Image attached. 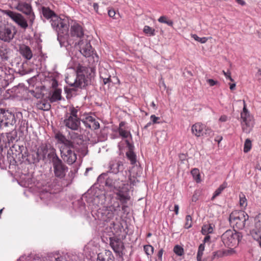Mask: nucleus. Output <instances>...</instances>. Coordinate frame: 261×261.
I'll return each instance as SVG.
<instances>
[{
    "label": "nucleus",
    "instance_id": "obj_1",
    "mask_svg": "<svg viewBox=\"0 0 261 261\" xmlns=\"http://www.w3.org/2000/svg\"><path fill=\"white\" fill-rule=\"evenodd\" d=\"M58 143L61 144L60 151L62 158L68 164H72L76 160V154L72 149L73 145L72 142L67 140L66 137L61 133H57L55 136Z\"/></svg>",
    "mask_w": 261,
    "mask_h": 261
},
{
    "label": "nucleus",
    "instance_id": "obj_2",
    "mask_svg": "<svg viewBox=\"0 0 261 261\" xmlns=\"http://www.w3.org/2000/svg\"><path fill=\"white\" fill-rule=\"evenodd\" d=\"M82 115L78 107L69 106L63 121V124L72 130H78L81 128Z\"/></svg>",
    "mask_w": 261,
    "mask_h": 261
},
{
    "label": "nucleus",
    "instance_id": "obj_3",
    "mask_svg": "<svg viewBox=\"0 0 261 261\" xmlns=\"http://www.w3.org/2000/svg\"><path fill=\"white\" fill-rule=\"evenodd\" d=\"M249 219L247 213L244 211H235L229 216V222L233 228L242 229L244 228L245 222Z\"/></svg>",
    "mask_w": 261,
    "mask_h": 261
},
{
    "label": "nucleus",
    "instance_id": "obj_4",
    "mask_svg": "<svg viewBox=\"0 0 261 261\" xmlns=\"http://www.w3.org/2000/svg\"><path fill=\"white\" fill-rule=\"evenodd\" d=\"M244 107L243 111L241 113V118L242 119L241 126L243 132L249 133L254 126V119L253 116H251L249 111L247 109L245 101H243Z\"/></svg>",
    "mask_w": 261,
    "mask_h": 261
},
{
    "label": "nucleus",
    "instance_id": "obj_5",
    "mask_svg": "<svg viewBox=\"0 0 261 261\" xmlns=\"http://www.w3.org/2000/svg\"><path fill=\"white\" fill-rule=\"evenodd\" d=\"M240 235L234 229L227 230L221 236L222 241L228 248L235 247L239 242Z\"/></svg>",
    "mask_w": 261,
    "mask_h": 261
},
{
    "label": "nucleus",
    "instance_id": "obj_6",
    "mask_svg": "<svg viewBox=\"0 0 261 261\" xmlns=\"http://www.w3.org/2000/svg\"><path fill=\"white\" fill-rule=\"evenodd\" d=\"M16 9L27 15L29 25L32 27L35 20V15L33 11L31 5L26 2L19 1L16 6Z\"/></svg>",
    "mask_w": 261,
    "mask_h": 261
},
{
    "label": "nucleus",
    "instance_id": "obj_7",
    "mask_svg": "<svg viewBox=\"0 0 261 261\" xmlns=\"http://www.w3.org/2000/svg\"><path fill=\"white\" fill-rule=\"evenodd\" d=\"M16 122L15 115L12 113L0 109V127L1 128L13 125Z\"/></svg>",
    "mask_w": 261,
    "mask_h": 261
},
{
    "label": "nucleus",
    "instance_id": "obj_8",
    "mask_svg": "<svg viewBox=\"0 0 261 261\" xmlns=\"http://www.w3.org/2000/svg\"><path fill=\"white\" fill-rule=\"evenodd\" d=\"M50 162L53 163L55 176L60 178L64 177L67 172L68 168L59 158L58 156L55 155Z\"/></svg>",
    "mask_w": 261,
    "mask_h": 261
},
{
    "label": "nucleus",
    "instance_id": "obj_9",
    "mask_svg": "<svg viewBox=\"0 0 261 261\" xmlns=\"http://www.w3.org/2000/svg\"><path fill=\"white\" fill-rule=\"evenodd\" d=\"M5 14L15 22L20 28L26 30L29 27V22L20 13H16L10 10L5 11Z\"/></svg>",
    "mask_w": 261,
    "mask_h": 261
},
{
    "label": "nucleus",
    "instance_id": "obj_10",
    "mask_svg": "<svg viewBox=\"0 0 261 261\" xmlns=\"http://www.w3.org/2000/svg\"><path fill=\"white\" fill-rule=\"evenodd\" d=\"M80 48V53L85 57H90L92 56L94 59V55L97 59L98 57L96 54L93 53V49L90 43V41L86 39H82L77 43Z\"/></svg>",
    "mask_w": 261,
    "mask_h": 261
},
{
    "label": "nucleus",
    "instance_id": "obj_11",
    "mask_svg": "<svg viewBox=\"0 0 261 261\" xmlns=\"http://www.w3.org/2000/svg\"><path fill=\"white\" fill-rule=\"evenodd\" d=\"M53 28L59 34H66L68 31V25L65 20L59 18L57 15L54 16L50 20Z\"/></svg>",
    "mask_w": 261,
    "mask_h": 261
},
{
    "label": "nucleus",
    "instance_id": "obj_12",
    "mask_svg": "<svg viewBox=\"0 0 261 261\" xmlns=\"http://www.w3.org/2000/svg\"><path fill=\"white\" fill-rule=\"evenodd\" d=\"M37 151L42 159L45 158L46 155L50 161L53 160L54 156H58L56 149L50 144H41L38 148Z\"/></svg>",
    "mask_w": 261,
    "mask_h": 261
},
{
    "label": "nucleus",
    "instance_id": "obj_13",
    "mask_svg": "<svg viewBox=\"0 0 261 261\" xmlns=\"http://www.w3.org/2000/svg\"><path fill=\"white\" fill-rule=\"evenodd\" d=\"M122 186H119L117 189L116 199L119 200L122 204L126 203L130 200L129 195L130 186L128 184H122Z\"/></svg>",
    "mask_w": 261,
    "mask_h": 261
},
{
    "label": "nucleus",
    "instance_id": "obj_14",
    "mask_svg": "<svg viewBox=\"0 0 261 261\" xmlns=\"http://www.w3.org/2000/svg\"><path fill=\"white\" fill-rule=\"evenodd\" d=\"M66 82L71 87L82 88L86 85L85 76L77 71L75 77L74 75L66 78Z\"/></svg>",
    "mask_w": 261,
    "mask_h": 261
},
{
    "label": "nucleus",
    "instance_id": "obj_15",
    "mask_svg": "<svg viewBox=\"0 0 261 261\" xmlns=\"http://www.w3.org/2000/svg\"><path fill=\"white\" fill-rule=\"evenodd\" d=\"M261 214L257 215L254 219V228L250 231L253 238L257 241L261 247Z\"/></svg>",
    "mask_w": 261,
    "mask_h": 261
},
{
    "label": "nucleus",
    "instance_id": "obj_16",
    "mask_svg": "<svg viewBox=\"0 0 261 261\" xmlns=\"http://www.w3.org/2000/svg\"><path fill=\"white\" fill-rule=\"evenodd\" d=\"M81 121L87 128L92 129H97L99 128V122L94 117L89 114L82 115Z\"/></svg>",
    "mask_w": 261,
    "mask_h": 261
},
{
    "label": "nucleus",
    "instance_id": "obj_17",
    "mask_svg": "<svg viewBox=\"0 0 261 261\" xmlns=\"http://www.w3.org/2000/svg\"><path fill=\"white\" fill-rule=\"evenodd\" d=\"M110 244L114 252L118 255L122 254V251L124 248L123 242L119 238L114 237L110 238Z\"/></svg>",
    "mask_w": 261,
    "mask_h": 261
},
{
    "label": "nucleus",
    "instance_id": "obj_18",
    "mask_svg": "<svg viewBox=\"0 0 261 261\" xmlns=\"http://www.w3.org/2000/svg\"><path fill=\"white\" fill-rule=\"evenodd\" d=\"M12 28L7 27H0V39L9 42L14 37L15 33Z\"/></svg>",
    "mask_w": 261,
    "mask_h": 261
},
{
    "label": "nucleus",
    "instance_id": "obj_19",
    "mask_svg": "<svg viewBox=\"0 0 261 261\" xmlns=\"http://www.w3.org/2000/svg\"><path fill=\"white\" fill-rule=\"evenodd\" d=\"M71 35L81 39H86L84 36L82 27L77 22H73L71 26L70 29Z\"/></svg>",
    "mask_w": 261,
    "mask_h": 261
},
{
    "label": "nucleus",
    "instance_id": "obj_20",
    "mask_svg": "<svg viewBox=\"0 0 261 261\" xmlns=\"http://www.w3.org/2000/svg\"><path fill=\"white\" fill-rule=\"evenodd\" d=\"M205 126L200 122H197L191 127V132L193 135L197 137L202 136Z\"/></svg>",
    "mask_w": 261,
    "mask_h": 261
},
{
    "label": "nucleus",
    "instance_id": "obj_21",
    "mask_svg": "<svg viewBox=\"0 0 261 261\" xmlns=\"http://www.w3.org/2000/svg\"><path fill=\"white\" fill-rule=\"evenodd\" d=\"M112 252L108 250L100 252L97 255V261H115Z\"/></svg>",
    "mask_w": 261,
    "mask_h": 261
},
{
    "label": "nucleus",
    "instance_id": "obj_22",
    "mask_svg": "<svg viewBox=\"0 0 261 261\" xmlns=\"http://www.w3.org/2000/svg\"><path fill=\"white\" fill-rule=\"evenodd\" d=\"M19 52L22 57L27 60H29L33 57L32 51L30 47L27 45L24 44L20 45L19 47Z\"/></svg>",
    "mask_w": 261,
    "mask_h": 261
},
{
    "label": "nucleus",
    "instance_id": "obj_23",
    "mask_svg": "<svg viewBox=\"0 0 261 261\" xmlns=\"http://www.w3.org/2000/svg\"><path fill=\"white\" fill-rule=\"evenodd\" d=\"M41 159H42V158L36 151H33L28 155L27 160L29 164H36L38 163Z\"/></svg>",
    "mask_w": 261,
    "mask_h": 261
},
{
    "label": "nucleus",
    "instance_id": "obj_24",
    "mask_svg": "<svg viewBox=\"0 0 261 261\" xmlns=\"http://www.w3.org/2000/svg\"><path fill=\"white\" fill-rule=\"evenodd\" d=\"M43 16L46 19H51L57 15L55 13L48 7H42L41 8Z\"/></svg>",
    "mask_w": 261,
    "mask_h": 261
},
{
    "label": "nucleus",
    "instance_id": "obj_25",
    "mask_svg": "<svg viewBox=\"0 0 261 261\" xmlns=\"http://www.w3.org/2000/svg\"><path fill=\"white\" fill-rule=\"evenodd\" d=\"M61 90L59 89H55L50 98V101L51 102H56L61 99Z\"/></svg>",
    "mask_w": 261,
    "mask_h": 261
},
{
    "label": "nucleus",
    "instance_id": "obj_26",
    "mask_svg": "<svg viewBox=\"0 0 261 261\" xmlns=\"http://www.w3.org/2000/svg\"><path fill=\"white\" fill-rule=\"evenodd\" d=\"M122 165V164L121 162L119 161L111 164L109 172L110 173H112L114 174L117 173L119 171V167Z\"/></svg>",
    "mask_w": 261,
    "mask_h": 261
},
{
    "label": "nucleus",
    "instance_id": "obj_27",
    "mask_svg": "<svg viewBox=\"0 0 261 261\" xmlns=\"http://www.w3.org/2000/svg\"><path fill=\"white\" fill-rule=\"evenodd\" d=\"M37 107L39 110L48 111L50 108V105L45 101H41L37 103Z\"/></svg>",
    "mask_w": 261,
    "mask_h": 261
},
{
    "label": "nucleus",
    "instance_id": "obj_28",
    "mask_svg": "<svg viewBox=\"0 0 261 261\" xmlns=\"http://www.w3.org/2000/svg\"><path fill=\"white\" fill-rule=\"evenodd\" d=\"M126 156L130 161L132 164H134L136 162V155L131 149L126 153Z\"/></svg>",
    "mask_w": 261,
    "mask_h": 261
},
{
    "label": "nucleus",
    "instance_id": "obj_29",
    "mask_svg": "<svg viewBox=\"0 0 261 261\" xmlns=\"http://www.w3.org/2000/svg\"><path fill=\"white\" fill-rule=\"evenodd\" d=\"M213 228L211 225L207 224L202 226L201 232L204 235H207L213 232Z\"/></svg>",
    "mask_w": 261,
    "mask_h": 261
},
{
    "label": "nucleus",
    "instance_id": "obj_30",
    "mask_svg": "<svg viewBox=\"0 0 261 261\" xmlns=\"http://www.w3.org/2000/svg\"><path fill=\"white\" fill-rule=\"evenodd\" d=\"M227 187V184L226 182H224L222 185H221L215 192L212 198V199L213 200L215 197L219 196L222 191Z\"/></svg>",
    "mask_w": 261,
    "mask_h": 261
},
{
    "label": "nucleus",
    "instance_id": "obj_31",
    "mask_svg": "<svg viewBox=\"0 0 261 261\" xmlns=\"http://www.w3.org/2000/svg\"><path fill=\"white\" fill-rule=\"evenodd\" d=\"M144 33L149 36L155 35V30L148 25H145L143 29Z\"/></svg>",
    "mask_w": 261,
    "mask_h": 261
},
{
    "label": "nucleus",
    "instance_id": "obj_32",
    "mask_svg": "<svg viewBox=\"0 0 261 261\" xmlns=\"http://www.w3.org/2000/svg\"><path fill=\"white\" fill-rule=\"evenodd\" d=\"M204 244H201L198 247V252L197 254V259L198 261H201L204 250Z\"/></svg>",
    "mask_w": 261,
    "mask_h": 261
},
{
    "label": "nucleus",
    "instance_id": "obj_33",
    "mask_svg": "<svg viewBox=\"0 0 261 261\" xmlns=\"http://www.w3.org/2000/svg\"><path fill=\"white\" fill-rule=\"evenodd\" d=\"M158 21L161 23H166L169 26H172L173 22L172 20L167 19L165 16H162L159 19Z\"/></svg>",
    "mask_w": 261,
    "mask_h": 261
},
{
    "label": "nucleus",
    "instance_id": "obj_34",
    "mask_svg": "<svg viewBox=\"0 0 261 261\" xmlns=\"http://www.w3.org/2000/svg\"><path fill=\"white\" fill-rule=\"evenodd\" d=\"M252 147V143L249 139H247L245 140L244 146V152L247 153L249 152Z\"/></svg>",
    "mask_w": 261,
    "mask_h": 261
},
{
    "label": "nucleus",
    "instance_id": "obj_35",
    "mask_svg": "<svg viewBox=\"0 0 261 261\" xmlns=\"http://www.w3.org/2000/svg\"><path fill=\"white\" fill-rule=\"evenodd\" d=\"M174 252L178 256H181L184 254V250L182 247L179 245H175L173 248Z\"/></svg>",
    "mask_w": 261,
    "mask_h": 261
},
{
    "label": "nucleus",
    "instance_id": "obj_36",
    "mask_svg": "<svg viewBox=\"0 0 261 261\" xmlns=\"http://www.w3.org/2000/svg\"><path fill=\"white\" fill-rule=\"evenodd\" d=\"M144 250L148 256H151L153 253L154 248L151 245H147L144 246Z\"/></svg>",
    "mask_w": 261,
    "mask_h": 261
},
{
    "label": "nucleus",
    "instance_id": "obj_37",
    "mask_svg": "<svg viewBox=\"0 0 261 261\" xmlns=\"http://www.w3.org/2000/svg\"><path fill=\"white\" fill-rule=\"evenodd\" d=\"M240 205L241 207L245 208L247 205V199L245 196L243 194H240Z\"/></svg>",
    "mask_w": 261,
    "mask_h": 261
},
{
    "label": "nucleus",
    "instance_id": "obj_38",
    "mask_svg": "<svg viewBox=\"0 0 261 261\" xmlns=\"http://www.w3.org/2000/svg\"><path fill=\"white\" fill-rule=\"evenodd\" d=\"M118 133L119 135L123 138H126L128 136H131V134L129 132L124 130L123 128L119 127L118 128Z\"/></svg>",
    "mask_w": 261,
    "mask_h": 261
},
{
    "label": "nucleus",
    "instance_id": "obj_39",
    "mask_svg": "<svg viewBox=\"0 0 261 261\" xmlns=\"http://www.w3.org/2000/svg\"><path fill=\"white\" fill-rule=\"evenodd\" d=\"M191 173L194 179H200V173L199 170L197 168L192 170Z\"/></svg>",
    "mask_w": 261,
    "mask_h": 261
},
{
    "label": "nucleus",
    "instance_id": "obj_40",
    "mask_svg": "<svg viewBox=\"0 0 261 261\" xmlns=\"http://www.w3.org/2000/svg\"><path fill=\"white\" fill-rule=\"evenodd\" d=\"M186 222L185 224V228L188 229L192 226V219L190 215H187L186 217Z\"/></svg>",
    "mask_w": 261,
    "mask_h": 261
},
{
    "label": "nucleus",
    "instance_id": "obj_41",
    "mask_svg": "<svg viewBox=\"0 0 261 261\" xmlns=\"http://www.w3.org/2000/svg\"><path fill=\"white\" fill-rule=\"evenodd\" d=\"M192 37L196 41L199 42H200L201 43H205L208 39L206 37H202V38H200L199 37H198L197 35L196 34H193L192 35Z\"/></svg>",
    "mask_w": 261,
    "mask_h": 261
},
{
    "label": "nucleus",
    "instance_id": "obj_42",
    "mask_svg": "<svg viewBox=\"0 0 261 261\" xmlns=\"http://www.w3.org/2000/svg\"><path fill=\"white\" fill-rule=\"evenodd\" d=\"M224 256H225L223 250H220L213 252V258H220Z\"/></svg>",
    "mask_w": 261,
    "mask_h": 261
},
{
    "label": "nucleus",
    "instance_id": "obj_43",
    "mask_svg": "<svg viewBox=\"0 0 261 261\" xmlns=\"http://www.w3.org/2000/svg\"><path fill=\"white\" fill-rule=\"evenodd\" d=\"M99 199H100L101 201H98V204H102L103 203V201L105 200V195L104 194H102L99 196H96L94 198V200L95 202H96V201H98Z\"/></svg>",
    "mask_w": 261,
    "mask_h": 261
},
{
    "label": "nucleus",
    "instance_id": "obj_44",
    "mask_svg": "<svg viewBox=\"0 0 261 261\" xmlns=\"http://www.w3.org/2000/svg\"><path fill=\"white\" fill-rule=\"evenodd\" d=\"M109 174H110L109 171L103 173L98 176L97 179H109L111 177L109 176Z\"/></svg>",
    "mask_w": 261,
    "mask_h": 261
},
{
    "label": "nucleus",
    "instance_id": "obj_45",
    "mask_svg": "<svg viewBox=\"0 0 261 261\" xmlns=\"http://www.w3.org/2000/svg\"><path fill=\"white\" fill-rule=\"evenodd\" d=\"M229 248L228 249L223 250L224 256H228L233 254L235 251L233 249Z\"/></svg>",
    "mask_w": 261,
    "mask_h": 261
},
{
    "label": "nucleus",
    "instance_id": "obj_46",
    "mask_svg": "<svg viewBox=\"0 0 261 261\" xmlns=\"http://www.w3.org/2000/svg\"><path fill=\"white\" fill-rule=\"evenodd\" d=\"M108 71L105 69H101L100 71V77L101 79L104 78V76H110L109 74L107 73Z\"/></svg>",
    "mask_w": 261,
    "mask_h": 261
},
{
    "label": "nucleus",
    "instance_id": "obj_47",
    "mask_svg": "<svg viewBox=\"0 0 261 261\" xmlns=\"http://www.w3.org/2000/svg\"><path fill=\"white\" fill-rule=\"evenodd\" d=\"M204 130V134L207 135L208 136H212L214 135L213 131L210 128L205 127Z\"/></svg>",
    "mask_w": 261,
    "mask_h": 261
},
{
    "label": "nucleus",
    "instance_id": "obj_48",
    "mask_svg": "<svg viewBox=\"0 0 261 261\" xmlns=\"http://www.w3.org/2000/svg\"><path fill=\"white\" fill-rule=\"evenodd\" d=\"M222 72L226 79H229L231 81H233V79L230 76V72L229 71L225 72V71L223 70Z\"/></svg>",
    "mask_w": 261,
    "mask_h": 261
},
{
    "label": "nucleus",
    "instance_id": "obj_49",
    "mask_svg": "<svg viewBox=\"0 0 261 261\" xmlns=\"http://www.w3.org/2000/svg\"><path fill=\"white\" fill-rule=\"evenodd\" d=\"M163 252H164L163 249H161L158 253L157 255H158V259L160 261H162V256L163 254Z\"/></svg>",
    "mask_w": 261,
    "mask_h": 261
},
{
    "label": "nucleus",
    "instance_id": "obj_50",
    "mask_svg": "<svg viewBox=\"0 0 261 261\" xmlns=\"http://www.w3.org/2000/svg\"><path fill=\"white\" fill-rule=\"evenodd\" d=\"M150 119L152 121L153 123H159L158 120L160 119L159 117H156L154 115H152L150 116Z\"/></svg>",
    "mask_w": 261,
    "mask_h": 261
},
{
    "label": "nucleus",
    "instance_id": "obj_51",
    "mask_svg": "<svg viewBox=\"0 0 261 261\" xmlns=\"http://www.w3.org/2000/svg\"><path fill=\"white\" fill-rule=\"evenodd\" d=\"M120 207V204L119 202H117L116 204H114L113 205H111L110 206V208L111 209V211L114 210V211L117 210V208Z\"/></svg>",
    "mask_w": 261,
    "mask_h": 261
},
{
    "label": "nucleus",
    "instance_id": "obj_52",
    "mask_svg": "<svg viewBox=\"0 0 261 261\" xmlns=\"http://www.w3.org/2000/svg\"><path fill=\"white\" fill-rule=\"evenodd\" d=\"M18 183L21 186L27 187L29 185L27 180H17Z\"/></svg>",
    "mask_w": 261,
    "mask_h": 261
},
{
    "label": "nucleus",
    "instance_id": "obj_53",
    "mask_svg": "<svg viewBox=\"0 0 261 261\" xmlns=\"http://www.w3.org/2000/svg\"><path fill=\"white\" fill-rule=\"evenodd\" d=\"M103 82L104 84H106L111 82V76H104V78L102 79Z\"/></svg>",
    "mask_w": 261,
    "mask_h": 261
},
{
    "label": "nucleus",
    "instance_id": "obj_54",
    "mask_svg": "<svg viewBox=\"0 0 261 261\" xmlns=\"http://www.w3.org/2000/svg\"><path fill=\"white\" fill-rule=\"evenodd\" d=\"M207 83H208V84L211 86H214L217 83V82L213 80V79H208L207 80Z\"/></svg>",
    "mask_w": 261,
    "mask_h": 261
},
{
    "label": "nucleus",
    "instance_id": "obj_55",
    "mask_svg": "<svg viewBox=\"0 0 261 261\" xmlns=\"http://www.w3.org/2000/svg\"><path fill=\"white\" fill-rule=\"evenodd\" d=\"M115 14L116 13L114 10H109L108 12V14L111 17H114L115 15Z\"/></svg>",
    "mask_w": 261,
    "mask_h": 261
},
{
    "label": "nucleus",
    "instance_id": "obj_56",
    "mask_svg": "<svg viewBox=\"0 0 261 261\" xmlns=\"http://www.w3.org/2000/svg\"><path fill=\"white\" fill-rule=\"evenodd\" d=\"M227 120V117L226 115H222L219 118V121L221 122H225Z\"/></svg>",
    "mask_w": 261,
    "mask_h": 261
},
{
    "label": "nucleus",
    "instance_id": "obj_57",
    "mask_svg": "<svg viewBox=\"0 0 261 261\" xmlns=\"http://www.w3.org/2000/svg\"><path fill=\"white\" fill-rule=\"evenodd\" d=\"M179 206L177 204L174 205V211L175 214L177 215L178 214Z\"/></svg>",
    "mask_w": 261,
    "mask_h": 261
},
{
    "label": "nucleus",
    "instance_id": "obj_58",
    "mask_svg": "<svg viewBox=\"0 0 261 261\" xmlns=\"http://www.w3.org/2000/svg\"><path fill=\"white\" fill-rule=\"evenodd\" d=\"M236 1L241 6H244L246 4V3L243 0H236Z\"/></svg>",
    "mask_w": 261,
    "mask_h": 261
},
{
    "label": "nucleus",
    "instance_id": "obj_59",
    "mask_svg": "<svg viewBox=\"0 0 261 261\" xmlns=\"http://www.w3.org/2000/svg\"><path fill=\"white\" fill-rule=\"evenodd\" d=\"M210 239H211V237L210 236H208V234L206 235L204 239V243L203 244H204L205 243L208 242L210 241Z\"/></svg>",
    "mask_w": 261,
    "mask_h": 261
},
{
    "label": "nucleus",
    "instance_id": "obj_60",
    "mask_svg": "<svg viewBox=\"0 0 261 261\" xmlns=\"http://www.w3.org/2000/svg\"><path fill=\"white\" fill-rule=\"evenodd\" d=\"M236 84L233 83L230 85V89L232 90H234L236 88Z\"/></svg>",
    "mask_w": 261,
    "mask_h": 261
},
{
    "label": "nucleus",
    "instance_id": "obj_61",
    "mask_svg": "<svg viewBox=\"0 0 261 261\" xmlns=\"http://www.w3.org/2000/svg\"><path fill=\"white\" fill-rule=\"evenodd\" d=\"M108 215H109V216L108 217V218L109 219H112L113 217V216H114L113 213H109Z\"/></svg>",
    "mask_w": 261,
    "mask_h": 261
},
{
    "label": "nucleus",
    "instance_id": "obj_62",
    "mask_svg": "<svg viewBox=\"0 0 261 261\" xmlns=\"http://www.w3.org/2000/svg\"><path fill=\"white\" fill-rule=\"evenodd\" d=\"M92 170V168H87L86 169V172L85 173V174L86 175L87 172H88V171H89V170Z\"/></svg>",
    "mask_w": 261,
    "mask_h": 261
},
{
    "label": "nucleus",
    "instance_id": "obj_63",
    "mask_svg": "<svg viewBox=\"0 0 261 261\" xmlns=\"http://www.w3.org/2000/svg\"><path fill=\"white\" fill-rule=\"evenodd\" d=\"M151 236H152V233H150V232H149V233H148L147 234L146 237H147V238H149V237H150Z\"/></svg>",
    "mask_w": 261,
    "mask_h": 261
},
{
    "label": "nucleus",
    "instance_id": "obj_64",
    "mask_svg": "<svg viewBox=\"0 0 261 261\" xmlns=\"http://www.w3.org/2000/svg\"><path fill=\"white\" fill-rule=\"evenodd\" d=\"M222 139V137H221L219 139H216L215 141H218L219 143Z\"/></svg>",
    "mask_w": 261,
    "mask_h": 261
}]
</instances>
